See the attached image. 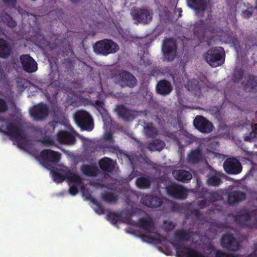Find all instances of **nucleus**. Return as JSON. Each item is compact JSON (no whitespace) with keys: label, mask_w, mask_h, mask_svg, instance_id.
Segmentation results:
<instances>
[{"label":"nucleus","mask_w":257,"mask_h":257,"mask_svg":"<svg viewBox=\"0 0 257 257\" xmlns=\"http://www.w3.org/2000/svg\"><path fill=\"white\" fill-rule=\"evenodd\" d=\"M217 21L209 16L205 21L200 20L196 22L194 25V34L199 40H203L206 37H209L210 40L215 37L220 38L223 37L224 31L216 25Z\"/></svg>","instance_id":"obj_1"},{"label":"nucleus","mask_w":257,"mask_h":257,"mask_svg":"<svg viewBox=\"0 0 257 257\" xmlns=\"http://www.w3.org/2000/svg\"><path fill=\"white\" fill-rule=\"evenodd\" d=\"M94 52L97 55L106 56L114 54L118 51L119 47L117 44L109 39H104L97 41L93 45Z\"/></svg>","instance_id":"obj_2"},{"label":"nucleus","mask_w":257,"mask_h":257,"mask_svg":"<svg viewBox=\"0 0 257 257\" xmlns=\"http://www.w3.org/2000/svg\"><path fill=\"white\" fill-rule=\"evenodd\" d=\"M254 212L246 209H240L234 216L236 223L239 226L247 228H255L257 226V217H253Z\"/></svg>","instance_id":"obj_3"},{"label":"nucleus","mask_w":257,"mask_h":257,"mask_svg":"<svg viewBox=\"0 0 257 257\" xmlns=\"http://www.w3.org/2000/svg\"><path fill=\"white\" fill-rule=\"evenodd\" d=\"M204 59L212 67H216L222 65L225 61V53L221 47L210 48L205 54Z\"/></svg>","instance_id":"obj_4"},{"label":"nucleus","mask_w":257,"mask_h":257,"mask_svg":"<svg viewBox=\"0 0 257 257\" xmlns=\"http://www.w3.org/2000/svg\"><path fill=\"white\" fill-rule=\"evenodd\" d=\"M195 194L198 199H201L197 202L198 206L200 209L209 206L212 203L219 200L221 197L218 192H208L205 188L197 190Z\"/></svg>","instance_id":"obj_5"},{"label":"nucleus","mask_w":257,"mask_h":257,"mask_svg":"<svg viewBox=\"0 0 257 257\" xmlns=\"http://www.w3.org/2000/svg\"><path fill=\"white\" fill-rule=\"evenodd\" d=\"M74 118L77 125L82 130L90 132L93 129V118L86 111L80 110L76 111L74 115Z\"/></svg>","instance_id":"obj_6"},{"label":"nucleus","mask_w":257,"mask_h":257,"mask_svg":"<svg viewBox=\"0 0 257 257\" xmlns=\"http://www.w3.org/2000/svg\"><path fill=\"white\" fill-rule=\"evenodd\" d=\"M116 83L121 87L133 88L137 85V80L131 72L125 70H119L115 74Z\"/></svg>","instance_id":"obj_7"},{"label":"nucleus","mask_w":257,"mask_h":257,"mask_svg":"<svg viewBox=\"0 0 257 257\" xmlns=\"http://www.w3.org/2000/svg\"><path fill=\"white\" fill-rule=\"evenodd\" d=\"M131 14L134 20L137 23L148 24L153 19V13L152 10L148 8H133Z\"/></svg>","instance_id":"obj_8"},{"label":"nucleus","mask_w":257,"mask_h":257,"mask_svg":"<svg viewBox=\"0 0 257 257\" xmlns=\"http://www.w3.org/2000/svg\"><path fill=\"white\" fill-rule=\"evenodd\" d=\"M177 45L172 38H166L163 41L162 51L164 58L168 61H172L176 56Z\"/></svg>","instance_id":"obj_9"},{"label":"nucleus","mask_w":257,"mask_h":257,"mask_svg":"<svg viewBox=\"0 0 257 257\" xmlns=\"http://www.w3.org/2000/svg\"><path fill=\"white\" fill-rule=\"evenodd\" d=\"M6 128L7 131H3L0 128V131L18 141L25 139V135L18 122H7Z\"/></svg>","instance_id":"obj_10"},{"label":"nucleus","mask_w":257,"mask_h":257,"mask_svg":"<svg viewBox=\"0 0 257 257\" xmlns=\"http://www.w3.org/2000/svg\"><path fill=\"white\" fill-rule=\"evenodd\" d=\"M167 194L176 199H185L188 196V190L183 186L172 183L166 187Z\"/></svg>","instance_id":"obj_11"},{"label":"nucleus","mask_w":257,"mask_h":257,"mask_svg":"<svg viewBox=\"0 0 257 257\" xmlns=\"http://www.w3.org/2000/svg\"><path fill=\"white\" fill-rule=\"evenodd\" d=\"M195 128L202 134H208L211 133L214 127L212 122L202 115H197L193 120Z\"/></svg>","instance_id":"obj_12"},{"label":"nucleus","mask_w":257,"mask_h":257,"mask_svg":"<svg viewBox=\"0 0 257 257\" xmlns=\"http://www.w3.org/2000/svg\"><path fill=\"white\" fill-rule=\"evenodd\" d=\"M61 155L60 153L51 149H44L40 152V157L43 160V165L47 169H49L50 163H57L59 162Z\"/></svg>","instance_id":"obj_13"},{"label":"nucleus","mask_w":257,"mask_h":257,"mask_svg":"<svg viewBox=\"0 0 257 257\" xmlns=\"http://www.w3.org/2000/svg\"><path fill=\"white\" fill-rule=\"evenodd\" d=\"M223 168L228 174L237 175L242 171V167L239 161L233 157L226 159L223 163Z\"/></svg>","instance_id":"obj_14"},{"label":"nucleus","mask_w":257,"mask_h":257,"mask_svg":"<svg viewBox=\"0 0 257 257\" xmlns=\"http://www.w3.org/2000/svg\"><path fill=\"white\" fill-rule=\"evenodd\" d=\"M30 113L34 119L42 120L48 116L49 108L46 104L39 103L30 110Z\"/></svg>","instance_id":"obj_15"},{"label":"nucleus","mask_w":257,"mask_h":257,"mask_svg":"<svg viewBox=\"0 0 257 257\" xmlns=\"http://www.w3.org/2000/svg\"><path fill=\"white\" fill-rule=\"evenodd\" d=\"M220 243L223 248L230 251H237L240 246L239 242L231 234H223L222 236Z\"/></svg>","instance_id":"obj_16"},{"label":"nucleus","mask_w":257,"mask_h":257,"mask_svg":"<svg viewBox=\"0 0 257 257\" xmlns=\"http://www.w3.org/2000/svg\"><path fill=\"white\" fill-rule=\"evenodd\" d=\"M20 61L23 69L29 73L35 72L37 70V64L35 60L29 55H22L20 56Z\"/></svg>","instance_id":"obj_17"},{"label":"nucleus","mask_w":257,"mask_h":257,"mask_svg":"<svg viewBox=\"0 0 257 257\" xmlns=\"http://www.w3.org/2000/svg\"><path fill=\"white\" fill-rule=\"evenodd\" d=\"M103 139L105 142H108L110 144V145L107 146L103 144L99 146V149L103 152V154L107 152L115 153L118 151V147L114 145V140L111 132L105 133L103 135Z\"/></svg>","instance_id":"obj_18"},{"label":"nucleus","mask_w":257,"mask_h":257,"mask_svg":"<svg viewBox=\"0 0 257 257\" xmlns=\"http://www.w3.org/2000/svg\"><path fill=\"white\" fill-rule=\"evenodd\" d=\"M243 89L246 92H257V76L252 74H248L242 82Z\"/></svg>","instance_id":"obj_19"},{"label":"nucleus","mask_w":257,"mask_h":257,"mask_svg":"<svg viewBox=\"0 0 257 257\" xmlns=\"http://www.w3.org/2000/svg\"><path fill=\"white\" fill-rule=\"evenodd\" d=\"M141 202L144 205L152 208L161 206L163 203L160 197L151 194H146L143 196Z\"/></svg>","instance_id":"obj_20"},{"label":"nucleus","mask_w":257,"mask_h":257,"mask_svg":"<svg viewBox=\"0 0 257 257\" xmlns=\"http://www.w3.org/2000/svg\"><path fill=\"white\" fill-rule=\"evenodd\" d=\"M245 198L246 194L244 192L239 190H233L228 193L227 201L229 205L234 206L244 200Z\"/></svg>","instance_id":"obj_21"},{"label":"nucleus","mask_w":257,"mask_h":257,"mask_svg":"<svg viewBox=\"0 0 257 257\" xmlns=\"http://www.w3.org/2000/svg\"><path fill=\"white\" fill-rule=\"evenodd\" d=\"M57 139L60 143L66 145H73L76 142L74 135L65 130H60L57 133Z\"/></svg>","instance_id":"obj_22"},{"label":"nucleus","mask_w":257,"mask_h":257,"mask_svg":"<svg viewBox=\"0 0 257 257\" xmlns=\"http://www.w3.org/2000/svg\"><path fill=\"white\" fill-rule=\"evenodd\" d=\"M156 92L163 96L169 94L173 90V87L170 82L166 80H161L156 85Z\"/></svg>","instance_id":"obj_23"},{"label":"nucleus","mask_w":257,"mask_h":257,"mask_svg":"<svg viewBox=\"0 0 257 257\" xmlns=\"http://www.w3.org/2000/svg\"><path fill=\"white\" fill-rule=\"evenodd\" d=\"M12 53L10 43L4 38H0V58H8Z\"/></svg>","instance_id":"obj_24"},{"label":"nucleus","mask_w":257,"mask_h":257,"mask_svg":"<svg viewBox=\"0 0 257 257\" xmlns=\"http://www.w3.org/2000/svg\"><path fill=\"white\" fill-rule=\"evenodd\" d=\"M188 7L197 12H204L207 7V0H187Z\"/></svg>","instance_id":"obj_25"},{"label":"nucleus","mask_w":257,"mask_h":257,"mask_svg":"<svg viewBox=\"0 0 257 257\" xmlns=\"http://www.w3.org/2000/svg\"><path fill=\"white\" fill-rule=\"evenodd\" d=\"M172 174L175 179L183 183L188 182L192 178V175L190 172L184 170H174Z\"/></svg>","instance_id":"obj_26"},{"label":"nucleus","mask_w":257,"mask_h":257,"mask_svg":"<svg viewBox=\"0 0 257 257\" xmlns=\"http://www.w3.org/2000/svg\"><path fill=\"white\" fill-rule=\"evenodd\" d=\"M115 110L119 117L125 121H128L134 118L132 111L123 105H117Z\"/></svg>","instance_id":"obj_27"},{"label":"nucleus","mask_w":257,"mask_h":257,"mask_svg":"<svg viewBox=\"0 0 257 257\" xmlns=\"http://www.w3.org/2000/svg\"><path fill=\"white\" fill-rule=\"evenodd\" d=\"M98 164L101 170L104 172L110 173L114 169L113 160L108 157H104L99 161Z\"/></svg>","instance_id":"obj_28"},{"label":"nucleus","mask_w":257,"mask_h":257,"mask_svg":"<svg viewBox=\"0 0 257 257\" xmlns=\"http://www.w3.org/2000/svg\"><path fill=\"white\" fill-rule=\"evenodd\" d=\"M138 225L148 232L150 233L154 228V224L153 220L150 217L141 218L138 223Z\"/></svg>","instance_id":"obj_29"},{"label":"nucleus","mask_w":257,"mask_h":257,"mask_svg":"<svg viewBox=\"0 0 257 257\" xmlns=\"http://www.w3.org/2000/svg\"><path fill=\"white\" fill-rule=\"evenodd\" d=\"M192 235V234L191 232L183 229L178 230L174 233V237L176 241L186 242L189 241Z\"/></svg>","instance_id":"obj_30"},{"label":"nucleus","mask_w":257,"mask_h":257,"mask_svg":"<svg viewBox=\"0 0 257 257\" xmlns=\"http://www.w3.org/2000/svg\"><path fill=\"white\" fill-rule=\"evenodd\" d=\"M202 159V151L199 149L192 150L188 156V162L190 164H196L199 163Z\"/></svg>","instance_id":"obj_31"},{"label":"nucleus","mask_w":257,"mask_h":257,"mask_svg":"<svg viewBox=\"0 0 257 257\" xmlns=\"http://www.w3.org/2000/svg\"><path fill=\"white\" fill-rule=\"evenodd\" d=\"M207 183L212 186H218L221 182V175L216 171H212L207 175Z\"/></svg>","instance_id":"obj_32"},{"label":"nucleus","mask_w":257,"mask_h":257,"mask_svg":"<svg viewBox=\"0 0 257 257\" xmlns=\"http://www.w3.org/2000/svg\"><path fill=\"white\" fill-rule=\"evenodd\" d=\"M153 179L150 177H138L136 180V184L139 188L145 189L150 188Z\"/></svg>","instance_id":"obj_33"},{"label":"nucleus","mask_w":257,"mask_h":257,"mask_svg":"<svg viewBox=\"0 0 257 257\" xmlns=\"http://www.w3.org/2000/svg\"><path fill=\"white\" fill-rule=\"evenodd\" d=\"M48 83L50 85H53L55 87H59L60 85V74L58 70H52L48 76Z\"/></svg>","instance_id":"obj_34"},{"label":"nucleus","mask_w":257,"mask_h":257,"mask_svg":"<svg viewBox=\"0 0 257 257\" xmlns=\"http://www.w3.org/2000/svg\"><path fill=\"white\" fill-rule=\"evenodd\" d=\"M66 179L73 184L81 185L82 183V179L80 176L76 172H73L71 170H68L65 172Z\"/></svg>","instance_id":"obj_35"},{"label":"nucleus","mask_w":257,"mask_h":257,"mask_svg":"<svg viewBox=\"0 0 257 257\" xmlns=\"http://www.w3.org/2000/svg\"><path fill=\"white\" fill-rule=\"evenodd\" d=\"M101 198L105 202L109 204H115L118 200V195L112 190L103 192Z\"/></svg>","instance_id":"obj_36"},{"label":"nucleus","mask_w":257,"mask_h":257,"mask_svg":"<svg viewBox=\"0 0 257 257\" xmlns=\"http://www.w3.org/2000/svg\"><path fill=\"white\" fill-rule=\"evenodd\" d=\"M81 172L86 176L89 177H95L98 174V170L95 166L84 164L81 167Z\"/></svg>","instance_id":"obj_37"},{"label":"nucleus","mask_w":257,"mask_h":257,"mask_svg":"<svg viewBox=\"0 0 257 257\" xmlns=\"http://www.w3.org/2000/svg\"><path fill=\"white\" fill-rule=\"evenodd\" d=\"M144 128L145 135L148 138L154 139L158 135V128L154 125L152 122L146 124Z\"/></svg>","instance_id":"obj_38"},{"label":"nucleus","mask_w":257,"mask_h":257,"mask_svg":"<svg viewBox=\"0 0 257 257\" xmlns=\"http://www.w3.org/2000/svg\"><path fill=\"white\" fill-rule=\"evenodd\" d=\"M0 22H3L8 27L14 28L16 27L17 22L7 13H3L0 16Z\"/></svg>","instance_id":"obj_39"},{"label":"nucleus","mask_w":257,"mask_h":257,"mask_svg":"<svg viewBox=\"0 0 257 257\" xmlns=\"http://www.w3.org/2000/svg\"><path fill=\"white\" fill-rule=\"evenodd\" d=\"M141 238L143 241L149 243L156 242L157 243H161L163 241L166 240L165 237L160 234H157L156 236L155 237L153 236L151 234H142L141 235Z\"/></svg>","instance_id":"obj_40"},{"label":"nucleus","mask_w":257,"mask_h":257,"mask_svg":"<svg viewBox=\"0 0 257 257\" xmlns=\"http://www.w3.org/2000/svg\"><path fill=\"white\" fill-rule=\"evenodd\" d=\"M165 146V143L164 141L156 139L149 143L148 149L151 151H160L164 148Z\"/></svg>","instance_id":"obj_41"},{"label":"nucleus","mask_w":257,"mask_h":257,"mask_svg":"<svg viewBox=\"0 0 257 257\" xmlns=\"http://www.w3.org/2000/svg\"><path fill=\"white\" fill-rule=\"evenodd\" d=\"M188 89L189 90L194 91L195 95H199L201 92V86L200 82L197 79H192L188 82Z\"/></svg>","instance_id":"obj_42"},{"label":"nucleus","mask_w":257,"mask_h":257,"mask_svg":"<svg viewBox=\"0 0 257 257\" xmlns=\"http://www.w3.org/2000/svg\"><path fill=\"white\" fill-rule=\"evenodd\" d=\"M122 217V213L109 211L106 215L107 219L112 224L116 225Z\"/></svg>","instance_id":"obj_43"},{"label":"nucleus","mask_w":257,"mask_h":257,"mask_svg":"<svg viewBox=\"0 0 257 257\" xmlns=\"http://www.w3.org/2000/svg\"><path fill=\"white\" fill-rule=\"evenodd\" d=\"M60 43L64 52L73 53L71 43L68 40V38L66 37L62 39L61 40Z\"/></svg>","instance_id":"obj_44"},{"label":"nucleus","mask_w":257,"mask_h":257,"mask_svg":"<svg viewBox=\"0 0 257 257\" xmlns=\"http://www.w3.org/2000/svg\"><path fill=\"white\" fill-rule=\"evenodd\" d=\"M92 105L94 106L96 109L99 111V112L102 115L105 112H106V110L104 107V102L101 100H96L94 102L92 103Z\"/></svg>","instance_id":"obj_45"},{"label":"nucleus","mask_w":257,"mask_h":257,"mask_svg":"<svg viewBox=\"0 0 257 257\" xmlns=\"http://www.w3.org/2000/svg\"><path fill=\"white\" fill-rule=\"evenodd\" d=\"M51 173L54 181L57 183H62L66 179L65 173L63 175L57 171H52Z\"/></svg>","instance_id":"obj_46"},{"label":"nucleus","mask_w":257,"mask_h":257,"mask_svg":"<svg viewBox=\"0 0 257 257\" xmlns=\"http://www.w3.org/2000/svg\"><path fill=\"white\" fill-rule=\"evenodd\" d=\"M244 74V71L242 68L236 69L233 73V79L234 81H238L242 79Z\"/></svg>","instance_id":"obj_47"},{"label":"nucleus","mask_w":257,"mask_h":257,"mask_svg":"<svg viewBox=\"0 0 257 257\" xmlns=\"http://www.w3.org/2000/svg\"><path fill=\"white\" fill-rule=\"evenodd\" d=\"M91 202L95 206V211L98 214L104 213V209L101 203L98 202L95 198L91 200Z\"/></svg>","instance_id":"obj_48"},{"label":"nucleus","mask_w":257,"mask_h":257,"mask_svg":"<svg viewBox=\"0 0 257 257\" xmlns=\"http://www.w3.org/2000/svg\"><path fill=\"white\" fill-rule=\"evenodd\" d=\"M132 215L129 213H127L125 215L122 214V217H121L120 221L125 224L129 225H134L137 223L132 220Z\"/></svg>","instance_id":"obj_49"},{"label":"nucleus","mask_w":257,"mask_h":257,"mask_svg":"<svg viewBox=\"0 0 257 257\" xmlns=\"http://www.w3.org/2000/svg\"><path fill=\"white\" fill-rule=\"evenodd\" d=\"M97 149V145L92 142H89L88 143H86L85 146V149L88 151H90L93 153H94L95 151H98Z\"/></svg>","instance_id":"obj_50"},{"label":"nucleus","mask_w":257,"mask_h":257,"mask_svg":"<svg viewBox=\"0 0 257 257\" xmlns=\"http://www.w3.org/2000/svg\"><path fill=\"white\" fill-rule=\"evenodd\" d=\"M63 64L68 70H71L74 68V61L70 58H67L64 60Z\"/></svg>","instance_id":"obj_51"},{"label":"nucleus","mask_w":257,"mask_h":257,"mask_svg":"<svg viewBox=\"0 0 257 257\" xmlns=\"http://www.w3.org/2000/svg\"><path fill=\"white\" fill-rule=\"evenodd\" d=\"M9 109L8 105L6 101L0 98V113H4L7 112Z\"/></svg>","instance_id":"obj_52"},{"label":"nucleus","mask_w":257,"mask_h":257,"mask_svg":"<svg viewBox=\"0 0 257 257\" xmlns=\"http://www.w3.org/2000/svg\"><path fill=\"white\" fill-rule=\"evenodd\" d=\"M215 254V257H238L237 255L226 253L220 250H217Z\"/></svg>","instance_id":"obj_53"},{"label":"nucleus","mask_w":257,"mask_h":257,"mask_svg":"<svg viewBox=\"0 0 257 257\" xmlns=\"http://www.w3.org/2000/svg\"><path fill=\"white\" fill-rule=\"evenodd\" d=\"M41 143L47 146L55 145V142L49 137H45L41 140Z\"/></svg>","instance_id":"obj_54"},{"label":"nucleus","mask_w":257,"mask_h":257,"mask_svg":"<svg viewBox=\"0 0 257 257\" xmlns=\"http://www.w3.org/2000/svg\"><path fill=\"white\" fill-rule=\"evenodd\" d=\"M228 42L232 44L234 47H238L239 45V41L236 36H231L228 38Z\"/></svg>","instance_id":"obj_55"},{"label":"nucleus","mask_w":257,"mask_h":257,"mask_svg":"<svg viewBox=\"0 0 257 257\" xmlns=\"http://www.w3.org/2000/svg\"><path fill=\"white\" fill-rule=\"evenodd\" d=\"M80 185L77 184H73V185L71 186L69 189V193L72 195H76L78 192V187Z\"/></svg>","instance_id":"obj_56"},{"label":"nucleus","mask_w":257,"mask_h":257,"mask_svg":"<svg viewBox=\"0 0 257 257\" xmlns=\"http://www.w3.org/2000/svg\"><path fill=\"white\" fill-rule=\"evenodd\" d=\"M82 194L84 196L86 197L87 200H90L91 201V200L93 198L92 197L91 193L89 192V191L88 189H84L82 191Z\"/></svg>","instance_id":"obj_57"},{"label":"nucleus","mask_w":257,"mask_h":257,"mask_svg":"<svg viewBox=\"0 0 257 257\" xmlns=\"http://www.w3.org/2000/svg\"><path fill=\"white\" fill-rule=\"evenodd\" d=\"M252 15V12L247 10H244L242 13V17L245 19H248Z\"/></svg>","instance_id":"obj_58"},{"label":"nucleus","mask_w":257,"mask_h":257,"mask_svg":"<svg viewBox=\"0 0 257 257\" xmlns=\"http://www.w3.org/2000/svg\"><path fill=\"white\" fill-rule=\"evenodd\" d=\"M191 213L192 214L194 215L197 219H199L201 216L200 212L197 209H192Z\"/></svg>","instance_id":"obj_59"},{"label":"nucleus","mask_w":257,"mask_h":257,"mask_svg":"<svg viewBox=\"0 0 257 257\" xmlns=\"http://www.w3.org/2000/svg\"><path fill=\"white\" fill-rule=\"evenodd\" d=\"M17 0H2L3 2L6 5H15Z\"/></svg>","instance_id":"obj_60"},{"label":"nucleus","mask_w":257,"mask_h":257,"mask_svg":"<svg viewBox=\"0 0 257 257\" xmlns=\"http://www.w3.org/2000/svg\"><path fill=\"white\" fill-rule=\"evenodd\" d=\"M177 143L178 145L179 146L180 148H183L185 146H187L188 144H186L185 145H183L182 144V143L180 141H177Z\"/></svg>","instance_id":"obj_61"},{"label":"nucleus","mask_w":257,"mask_h":257,"mask_svg":"<svg viewBox=\"0 0 257 257\" xmlns=\"http://www.w3.org/2000/svg\"><path fill=\"white\" fill-rule=\"evenodd\" d=\"M102 118H103V121L104 122V124L106 125V123L108 122V124L109 123V122L111 121V119L110 117H108V120L107 119H106V120H105L104 119V116H102Z\"/></svg>","instance_id":"obj_62"},{"label":"nucleus","mask_w":257,"mask_h":257,"mask_svg":"<svg viewBox=\"0 0 257 257\" xmlns=\"http://www.w3.org/2000/svg\"><path fill=\"white\" fill-rule=\"evenodd\" d=\"M178 12L179 13V17L181 16V13L182 12L181 8H175V12Z\"/></svg>","instance_id":"obj_63"},{"label":"nucleus","mask_w":257,"mask_h":257,"mask_svg":"<svg viewBox=\"0 0 257 257\" xmlns=\"http://www.w3.org/2000/svg\"><path fill=\"white\" fill-rule=\"evenodd\" d=\"M73 4H77L80 0H70Z\"/></svg>","instance_id":"obj_64"}]
</instances>
